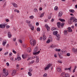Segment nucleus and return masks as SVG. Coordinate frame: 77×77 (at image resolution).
I'll return each instance as SVG.
<instances>
[{"label": "nucleus", "mask_w": 77, "mask_h": 77, "mask_svg": "<svg viewBox=\"0 0 77 77\" xmlns=\"http://www.w3.org/2000/svg\"><path fill=\"white\" fill-rule=\"evenodd\" d=\"M72 20H73V22H77V20L74 17H71L70 18V19L68 20V22L69 24H72Z\"/></svg>", "instance_id": "obj_1"}, {"label": "nucleus", "mask_w": 77, "mask_h": 77, "mask_svg": "<svg viewBox=\"0 0 77 77\" xmlns=\"http://www.w3.org/2000/svg\"><path fill=\"white\" fill-rule=\"evenodd\" d=\"M2 75L4 76H6L8 75V70H6L5 69H4L3 70Z\"/></svg>", "instance_id": "obj_2"}, {"label": "nucleus", "mask_w": 77, "mask_h": 77, "mask_svg": "<svg viewBox=\"0 0 77 77\" xmlns=\"http://www.w3.org/2000/svg\"><path fill=\"white\" fill-rule=\"evenodd\" d=\"M38 50V48H35L34 50V52H33V54L35 55H38L40 53V51H38L37 52Z\"/></svg>", "instance_id": "obj_3"}, {"label": "nucleus", "mask_w": 77, "mask_h": 77, "mask_svg": "<svg viewBox=\"0 0 77 77\" xmlns=\"http://www.w3.org/2000/svg\"><path fill=\"white\" fill-rule=\"evenodd\" d=\"M52 66L51 64L49 63L44 68L45 70L46 71L49 69Z\"/></svg>", "instance_id": "obj_4"}, {"label": "nucleus", "mask_w": 77, "mask_h": 77, "mask_svg": "<svg viewBox=\"0 0 77 77\" xmlns=\"http://www.w3.org/2000/svg\"><path fill=\"white\" fill-rule=\"evenodd\" d=\"M30 43L33 46L35 45L36 43V42L35 40L32 39L30 41Z\"/></svg>", "instance_id": "obj_5"}, {"label": "nucleus", "mask_w": 77, "mask_h": 77, "mask_svg": "<svg viewBox=\"0 0 77 77\" xmlns=\"http://www.w3.org/2000/svg\"><path fill=\"white\" fill-rule=\"evenodd\" d=\"M52 42V39L50 37V36H49V38H48V39L46 43H49L50 42Z\"/></svg>", "instance_id": "obj_6"}, {"label": "nucleus", "mask_w": 77, "mask_h": 77, "mask_svg": "<svg viewBox=\"0 0 77 77\" xmlns=\"http://www.w3.org/2000/svg\"><path fill=\"white\" fill-rule=\"evenodd\" d=\"M72 51L75 53L76 54L77 53V48L75 49L74 48H73L72 49Z\"/></svg>", "instance_id": "obj_7"}, {"label": "nucleus", "mask_w": 77, "mask_h": 77, "mask_svg": "<svg viewBox=\"0 0 77 77\" xmlns=\"http://www.w3.org/2000/svg\"><path fill=\"white\" fill-rule=\"evenodd\" d=\"M34 58H36V62L37 63H38V62H39V57H38V56H35L34 57Z\"/></svg>", "instance_id": "obj_8"}, {"label": "nucleus", "mask_w": 77, "mask_h": 77, "mask_svg": "<svg viewBox=\"0 0 77 77\" xmlns=\"http://www.w3.org/2000/svg\"><path fill=\"white\" fill-rule=\"evenodd\" d=\"M29 26L30 27V29L32 30L33 31L34 30V27L33 26H32L31 24H30Z\"/></svg>", "instance_id": "obj_9"}, {"label": "nucleus", "mask_w": 77, "mask_h": 77, "mask_svg": "<svg viewBox=\"0 0 77 77\" xmlns=\"http://www.w3.org/2000/svg\"><path fill=\"white\" fill-rule=\"evenodd\" d=\"M16 73V71L15 70H14L12 72V75H15Z\"/></svg>", "instance_id": "obj_10"}, {"label": "nucleus", "mask_w": 77, "mask_h": 77, "mask_svg": "<svg viewBox=\"0 0 77 77\" xmlns=\"http://www.w3.org/2000/svg\"><path fill=\"white\" fill-rule=\"evenodd\" d=\"M12 4L13 5V6L15 8H17V5L15 3H13Z\"/></svg>", "instance_id": "obj_11"}, {"label": "nucleus", "mask_w": 77, "mask_h": 77, "mask_svg": "<svg viewBox=\"0 0 77 77\" xmlns=\"http://www.w3.org/2000/svg\"><path fill=\"white\" fill-rule=\"evenodd\" d=\"M45 27H46L48 31L50 29V28L48 26V25L46 24L45 25Z\"/></svg>", "instance_id": "obj_12"}, {"label": "nucleus", "mask_w": 77, "mask_h": 77, "mask_svg": "<svg viewBox=\"0 0 77 77\" xmlns=\"http://www.w3.org/2000/svg\"><path fill=\"white\" fill-rule=\"evenodd\" d=\"M5 26V25L3 24H0V28H4Z\"/></svg>", "instance_id": "obj_13"}, {"label": "nucleus", "mask_w": 77, "mask_h": 77, "mask_svg": "<svg viewBox=\"0 0 77 77\" xmlns=\"http://www.w3.org/2000/svg\"><path fill=\"white\" fill-rule=\"evenodd\" d=\"M57 71L59 72H62V70L61 69V68H58L57 69Z\"/></svg>", "instance_id": "obj_14"}, {"label": "nucleus", "mask_w": 77, "mask_h": 77, "mask_svg": "<svg viewBox=\"0 0 77 77\" xmlns=\"http://www.w3.org/2000/svg\"><path fill=\"white\" fill-rule=\"evenodd\" d=\"M63 14L62 13V11H60L59 12V14H58V16L59 17H61L62 16V15Z\"/></svg>", "instance_id": "obj_15"}, {"label": "nucleus", "mask_w": 77, "mask_h": 77, "mask_svg": "<svg viewBox=\"0 0 77 77\" xmlns=\"http://www.w3.org/2000/svg\"><path fill=\"white\" fill-rule=\"evenodd\" d=\"M67 31L69 32H72V30L70 27H69L68 28V30Z\"/></svg>", "instance_id": "obj_16"}, {"label": "nucleus", "mask_w": 77, "mask_h": 77, "mask_svg": "<svg viewBox=\"0 0 77 77\" xmlns=\"http://www.w3.org/2000/svg\"><path fill=\"white\" fill-rule=\"evenodd\" d=\"M8 36L9 38H11V36H12V35L11 34V33L10 32H8Z\"/></svg>", "instance_id": "obj_17"}, {"label": "nucleus", "mask_w": 77, "mask_h": 77, "mask_svg": "<svg viewBox=\"0 0 77 77\" xmlns=\"http://www.w3.org/2000/svg\"><path fill=\"white\" fill-rule=\"evenodd\" d=\"M27 51L29 53L31 51V48H28L27 49Z\"/></svg>", "instance_id": "obj_18"}, {"label": "nucleus", "mask_w": 77, "mask_h": 77, "mask_svg": "<svg viewBox=\"0 0 77 77\" xmlns=\"http://www.w3.org/2000/svg\"><path fill=\"white\" fill-rule=\"evenodd\" d=\"M65 73L64 72H63L61 74V76H63V77H64V76H65Z\"/></svg>", "instance_id": "obj_19"}, {"label": "nucleus", "mask_w": 77, "mask_h": 77, "mask_svg": "<svg viewBox=\"0 0 77 77\" xmlns=\"http://www.w3.org/2000/svg\"><path fill=\"white\" fill-rule=\"evenodd\" d=\"M69 12L70 13H73L74 12V10L70 9L69 10Z\"/></svg>", "instance_id": "obj_20"}, {"label": "nucleus", "mask_w": 77, "mask_h": 77, "mask_svg": "<svg viewBox=\"0 0 77 77\" xmlns=\"http://www.w3.org/2000/svg\"><path fill=\"white\" fill-rule=\"evenodd\" d=\"M6 43V41L5 40H4L3 41L2 45L3 46H4L5 45V44Z\"/></svg>", "instance_id": "obj_21"}, {"label": "nucleus", "mask_w": 77, "mask_h": 77, "mask_svg": "<svg viewBox=\"0 0 77 77\" xmlns=\"http://www.w3.org/2000/svg\"><path fill=\"white\" fill-rule=\"evenodd\" d=\"M57 25L58 27V28H60V26H61L60 23V22L57 23Z\"/></svg>", "instance_id": "obj_22"}, {"label": "nucleus", "mask_w": 77, "mask_h": 77, "mask_svg": "<svg viewBox=\"0 0 77 77\" xmlns=\"http://www.w3.org/2000/svg\"><path fill=\"white\" fill-rule=\"evenodd\" d=\"M34 62H35V61L34 60H33L32 61V62H30V63H29L28 64V65H29L31 64H32L33 63H34Z\"/></svg>", "instance_id": "obj_23"}, {"label": "nucleus", "mask_w": 77, "mask_h": 77, "mask_svg": "<svg viewBox=\"0 0 77 77\" xmlns=\"http://www.w3.org/2000/svg\"><path fill=\"white\" fill-rule=\"evenodd\" d=\"M29 72H31L32 71V69L31 67L29 69Z\"/></svg>", "instance_id": "obj_24"}, {"label": "nucleus", "mask_w": 77, "mask_h": 77, "mask_svg": "<svg viewBox=\"0 0 77 77\" xmlns=\"http://www.w3.org/2000/svg\"><path fill=\"white\" fill-rule=\"evenodd\" d=\"M44 14H45V12H43V13L41 15L39 16L40 17V18H42L43 16H44Z\"/></svg>", "instance_id": "obj_25"}, {"label": "nucleus", "mask_w": 77, "mask_h": 77, "mask_svg": "<svg viewBox=\"0 0 77 77\" xmlns=\"http://www.w3.org/2000/svg\"><path fill=\"white\" fill-rule=\"evenodd\" d=\"M56 36L57 37V39H58V40H59L60 39V36L59 34H57L56 35Z\"/></svg>", "instance_id": "obj_26"}, {"label": "nucleus", "mask_w": 77, "mask_h": 77, "mask_svg": "<svg viewBox=\"0 0 77 77\" xmlns=\"http://www.w3.org/2000/svg\"><path fill=\"white\" fill-rule=\"evenodd\" d=\"M67 31L66 30H65L64 31V34L65 35H66V34H67Z\"/></svg>", "instance_id": "obj_27"}, {"label": "nucleus", "mask_w": 77, "mask_h": 77, "mask_svg": "<svg viewBox=\"0 0 77 77\" xmlns=\"http://www.w3.org/2000/svg\"><path fill=\"white\" fill-rule=\"evenodd\" d=\"M58 32L57 31L54 32V35H57V34Z\"/></svg>", "instance_id": "obj_28"}, {"label": "nucleus", "mask_w": 77, "mask_h": 77, "mask_svg": "<svg viewBox=\"0 0 77 77\" xmlns=\"http://www.w3.org/2000/svg\"><path fill=\"white\" fill-rule=\"evenodd\" d=\"M58 7L57 6H55L54 8V10L57 11L58 10Z\"/></svg>", "instance_id": "obj_29"}, {"label": "nucleus", "mask_w": 77, "mask_h": 77, "mask_svg": "<svg viewBox=\"0 0 77 77\" xmlns=\"http://www.w3.org/2000/svg\"><path fill=\"white\" fill-rule=\"evenodd\" d=\"M28 75H29V76H31L32 75V74L31 72H28Z\"/></svg>", "instance_id": "obj_30"}, {"label": "nucleus", "mask_w": 77, "mask_h": 77, "mask_svg": "<svg viewBox=\"0 0 77 77\" xmlns=\"http://www.w3.org/2000/svg\"><path fill=\"white\" fill-rule=\"evenodd\" d=\"M26 56H27V55H26L25 56V57L24 56V55H22V57H23V58L24 59V58H26L27 57Z\"/></svg>", "instance_id": "obj_31"}, {"label": "nucleus", "mask_w": 77, "mask_h": 77, "mask_svg": "<svg viewBox=\"0 0 77 77\" xmlns=\"http://www.w3.org/2000/svg\"><path fill=\"white\" fill-rule=\"evenodd\" d=\"M34 11L35 12V13H37V12H38L37 9H36V8H34Z\"/></svg>", "instance_id": "obj_32"}, {"label": "nucleus", "mask_w": 77, "mask_h": 77, "mask_svg": "<svg viewBox=\"0 0 77 77\" xmlns=\"http://www.w3.org/2000/svg\"><path fill=\"white\" fill-rule=\"evenodd\" d=\"M26 22L27 23H31V21H29L28 20H26Z\"/></svg>", "instance_id": "obj_33"}, {"label": "nucleus", "mask_w": 77, "mask_h": 77, "mask_svg": "<svg viewBox=\"0 0 77 77\" xmlns=\"http://www.w3.org/2000/svg\"><path fill=\"white\" fill-rule=\"evenodd\" d=\"M34 18V17L32 15L29 17V18L30 19H33Z\"/></svg>", "instance_id": "obj_34"}, {"label": "nucleus", "mask_w": 77, "mask_h": 77, "mask_svg": "<svg viewBox=\"0 0 77 77\" xmlns=\"http://www.w3.org/2000/svg\"><path fill=\"white\" fill-rule=\"evenodd\" d=\"M60 20L62 22H65V20H64V19H60Z\"/></svg>", "instance_id": "obj_35"}, {"label": "nucleus", "mask_w": 77, "mask_h": 77, "mask_svg": "<svg viewBox=\"0 0 77 77\" xmlns=\"http://www.w3.org/2000/svg\"><path fill=\"white\" fill-rule=\"evenodd\" d=\"M46 37L45 35H43V40H45L46 39Z\"/></svg>", "instance_id": "obj_36"}, {"label": "nucleus", "mask_w": 77, "mask_h": 77, "mask_svg": "<svg viewBox=\"0 0 77 77\" xmlns=\"http://www.w3.org/2000/svg\"><path fill=\"white\" fill-rule=\"evenodd\" d=\"M64 23L63 22L62 23H60V26H63L64 25Z\"/></svg>", "instance_id": "obj_37"}, {"label": "nucleus", "mask_w": 77, "mask_h": 77, "mask_svg": "<svg viewBox=\"0 0 77 77\" xmlns=\"http://www.w3.org/2000/svg\"><path fill=\"white\" fill-rule=\"evenodd\" d=\"M65 76L66 77H69V75L67 73L65 74Z\"/></svg>", "instance_id": "obj_38"}, {"label": "nucleus", "mask_w": 77, "mask_h": 77, "mask_svg": "<svg viewBox=\"0 0 77 77\" xmlns=\"http://www.w3.org/2000/svg\"><path fill=\"white\" fill-rule=\"evenodd\" d=\"M21 58L20 57H17V60L19 61L21 60Z\"/></svg>", "instance_id": "obj_39"}, {"label": "nucleus", "mask_w": 77, "mask_h": 77, "mask_svg": "<svg viewBox=\"0 0 77 77\" xmlns=\"http://www.w3.org/2000/svg\"><path fill=\"white\" fill-rule=\"evenodd\" d=\"M37 31L39 32L40 30V29L38 27L37 29Z\"/></svg>", "instance_id": "obj_40"}, {"label": "nucleus", "mask_w": 77, "mask_h": 77, "mask_svg": "<svg viewBox=\"0 0 77 77\" xmlns=\"http://www.w3.org/2000/svg\"><path fill=\"white\" fill-rule=\"evenodd\" d=\"M70 69H71L70 68H66L65 69V70H70Z\"/></svg>", "instance_id": "obj_41"}, {"label": "nucleus", "mask_w": 77, "mask_h": 77, "mask_svg": "<svg viewBox=\"0 0 77 77\" xmlns=\"http://www.w3.org/2000/svg\"><path fill=\"white\" fill-rule=\"evenodd\" d=\"M47 75V73H45L43 75V77H45Z\"/></svg>", "instance_id": "obj_42"}, {"label": "nucleus", "mask_w": 77, "mask_h": 77, "mask_svg": "<svg viewBox=\"0 0 77 77\" xmlns=\"http://www.w3.org/2000/svg\"><path fill=\"white\" fill-rule=\"evenodd\" d=\"M59 63H62V61H60V60H58V61Z\"/></svg>", "instance_id": "obj_43"}, {"label": "nucleus", "mask_w": 77, "mask_h": 77, "mask_svg": "<svg viewBox=\"0 0 77 77\" xmlns=\"http://www.w3.org/2000/svg\"><path fill=\"white\" fill-rule=\"evenodd\" d=\"M10 27V26H6V28L7 29H8Z\"/></svg>", "instance_id": "obj_44"}, {"label": "nucleus", "mask_w": 77, "mask_h": 77, "mask_svg": "<svg viewBox=\"0 0 77 77\" xmlns=\"http://www.w3.org/2000/svg\"><path fill=\"white\" fill-rule=\"evenodd\" d=\"M67 56H69L70 55V54L69 53H68L67 54Z\"/></svg>", "instance_id": "obj_45"}, {"label": "nucleus", "mask_w": 77, "mask_h": 77, "mask_svg": "<svg viewBox=\"0 0 77 77\" xmlns=\"http://www.w3.org/2000/svg\"><path fill=\"white\" fill-rule=\"evenodd\" d=\"M13 52L15 54H16L17 52L14 50H13Z\"/></svg>", "instance_id": "obj_46"}, {"label": "nucleus", "mask_w": 77, "mask_h": 77, "mask_svg": "<svg viewBox=\"0 0 77 77\" xmlns=\"http://www.w3.org/2000/svg\"><path fill=\"white\" fill-rule=\"evenodd\" d=\"M6 65H7V66H9V63H6Z\"/></svg>", "instance_id": "obj_47"}, {"label": "nucleus", "mask_w": 77, "mask_h": 77, "mask_svg": "<svg viewBox=\"0 0 77 77\" xmlns=\"http://www.w3.org/2000/svg\"><path fill=\"white\" fill-rule=\"evenodd\" d=\"M12 54L11 53H10L9 54V56L10 57H11L12 56Z\"/></svg>", "instance_id": "obj_48"}, {"label": "nucleus", "mask_w": 77, "mask_h": 77, "mask_svg": "<svg viewBox=\"0 0 77 77\" xmlns=\"http://www.w3.org/2000/svg\"><path fill=\"white\" fill-rule=\"evenodd\" d=\"M59 57L61 58V59H62L63 58V57H62V56H59Z\"/></svg>", "instance_id": "obj_49"}, {"label": "nucleus", "mask_w": 77, "mask_h": 77, "mask_svg": "<svg viewBox=\"0 0 77 77\" xmlns=\"http://www.w3.org/2000/svg\"><path fill=\"white\" fill-rule=\"evenodd\" d=\"M9 44H8L7 45V46H6V47H7V48H8V47H9Z\"/></svg>", "instance_id": "obj_50"}, {"label": "nucleus", "mask_w": 77, "mask_h": 77, "mask_svg": "<svg viewBox=\"0 0 77 77\" xmlns=\"http://www.w3.org/2000/svg\"><path fill=\"white\" fill-rule=\"evenodd\" d=\"M11 59L12 61H13L14 60H13V57H11Z\"/></svg>", "instance_id": "obj_51"}, {"label": "nucleus", "mask_w": 77, "mask_h": 77, "mask_svg": "<svg viewBox=\"0 0 77 77\" xmlns=\"http://www.w3.org/2000/svg\"><path fill=\"white\" fill-rule=\"evenodd\" d=\"M8 54V52H6V53H5V55H7V54Z\"/></svg>", "instance_id": "obj_52"}, {"label": "nucleus", "mask_w": 77, "mask_h": 77, "mask_svg": "<svg viewBox=\"0 0 77 77\" xmlns=\"http://www.w3.org/2000/svg\"><path fill=\"white\" fill-rule=\"evenodd\" d=\"M39 25V23H36V25L37 26H38Z\"/></svg>", "instance_id": "obj_53"}, {"label": "nucleus", "mask_w": 77, "mask_h": 77, "mask_svg": "<svg viewBox=\"0 0 77 77\" xmlns=\"http://www.w3.org/2000/svg\"><path fill=\"white\" fill-rule=\"evenodd\" d=\"M42 37H40V40H42Z\"/></svg>", "instance_id": "obj_54"}, {"label": "nucleus", "mask_w": 77, "mask_h": 77, "mask_svg": "<svg viewBox=\"0 0 77 77\" xmlns=\"http://www.w3.org/2000/svg\"><path fill=\"white\" fill-rule=\"evenodd\" d=\"M42 8H39V10H40V11H42Z\"/></svg>", "instance_id": "obj_55"}, {"label": "nucleus", "mask_w": 77, "mask_h": 77, "mask_svg": "<svg viewBox=\"0 0 77 77\" xmlns=\"http://www.w3.org/2000/svg\"><path fill=\"white\" fill-rule=\"evenodd\" d=\"M20 43H22V41L21 40H20Z\"/></svg>", "instance_id": "obj_56"}, {"label": "nucleus", "mask_w": 77, "mask_h": 77, "mask_svg": "<svg viewBox=\"0 0 77 77\" xmlns=\"http://www.w3.org/2000/svg\"><path fill=\"white\" fill-rule=\"evenodd\" d=\"M15 45H16V46H17V42H15Z\"/></svg>", "instance_id": "obj_57"}, {"label": "nucleus", "mask_w": 77, "mask_h": 77, "mask_svg": "<svg viewBox=\"0 0 77 77\" xmlns=\"http://www.w3.org/2000/svg\"><path fill=\"white\" fill-rule=\"evenodd\" d=\"M61 51V49H57V51Z\"/></svg>", "instance_id": "obj_58"}, {"label": "nucleus", "mask_w": 77, "mask_h": 77, "mask_svg": "<svg viewBox=\"0 0 77 77\" xmlns=\"http://www.w3.org/2000/svg\"><path fill=\"white\" fill-rule=\"evenodd\" d=\"M61 51V52H63L64 51V50H62Z\"/></svg>", "instance_id": "obj_59"}, {"label": "nucleus", "mask_w": 77, "mask_h": 77, "mask_svg": "<svg viewBox=\"0 0 77 77\" xmlns=\"http://www.w3.org/2000/svg\"><path fill=\"white\" fill-rule=\"evenodd\" d=\"M6 21L7 22H8L9 21V20L8 19H7L6 20Z\"/></svg>", "instance_id": "obj_60"}, {"label": "nucleus", "mask_w": 77, "mask_h": 77, "mask_svg": "<svg viewBox=\"0 0 77 77\" xmlns=\"http://www.w3.org/2000/svg\"><path fill=\"white\" fill-rule=\"evenodd\" d=\"M51 18V16H49V17H48V19H50Z\"/></svg>", "instance_id": "obj_61"}, {"label": "nucleus", "mask_w": 77, "mask_h": 77, "mask_svg": "<svg viewBox=\"0 0 77 77\" xmlns=\"http://www.w3.org/2000/svg\"><path fill=\"white\" fill-rule=\"evenodd\" d=\"M2 41V39L0 38V41Z\"/></svg>", "instance_id": "obj_62"}, {"label": "nucleus", "mask_w": 77, "mask_h": 77, "mask_svg": "<svg viewBox=\"0 0 77 77\" xmlns=\"http://www.w3.org/2000/svg\"><path fill=\"white\" fill-rule=\"evenodd\" d=\"M75 26H77V23H75Z\"/></svg>", "instance_id": "obj_63"}, {"label": "nucleus", "mask_w": 77, "mask_h": 77, "mask_svg": "<svg viewBox=\"0 0 77 77\" xmlns=\"http://www.w3.org/2000/svg\"><path fill=\"white\" fill-rule=\"evenodd\" d=\"M75 8H77V5H75Z\"/></svg>", "instance_id": "obj_64"}]
</instances>
